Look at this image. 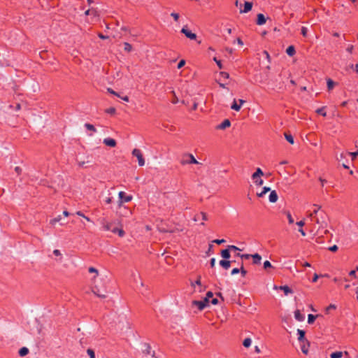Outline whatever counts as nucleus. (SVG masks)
I'll list each match as a JSON object with an SVG mask.
<instances>
[{
	"mask_svg": "<svg viewBox=\"0 0 358 358\" xmlns=\"http://www.w3.org/2000/svg\"><path fill=\"white\" fill-rule=\"evenodd\" d=\"M132 276H133L134 280L136 282H137V279L138 278L141 279V276H140V275L138 273H133Z\"/></svg>",
	"mask_w": 358,
	"mask_h": 358,
	"instance_id": "obj_50",
	"label": "nucleus"
},
{
	"mask_svg": "<svg viewBox=\"0 0 358 358\" xmlns=\"http://www.w3.org/2000/svg\"><path fill=\"white\" fill-rule=\"evenodd\" d=\"M124 50H125V51H127V52H130V51H131V50H132V46H131V44H129V43L125 42V43H124Z\"/></svg>",
	"mask_w": 358,
	"mask_h": 358,
	"instance_id": "obj_40",
	"label": "nucleus"
},
{
	"mask_svg": "<svg viewBox=\"0 0 358 358\" xmlns=\"http://www.w3.org/2000/svg\"><path fill=\"white\" fill-rule=\"evenodd\" d=\"M85 127L87 129V130H90V131H92L93 132H96V128L94 127V125L90 124V123H85Z\"/></svg>",
	"mask_w": 358,
	"mask_h": 358,
	"instance_id": "obj_36",
	"label": "nucleus"
},
{
	"mask_svg": "<svg viewBox=\"0 0 358 358\" xmlns=\"http://www.w3.org/2000/svg\"><path fill=\"white\" fill-rule=\"evenodd\" d=\"M309 342L308 340H306L304 343H300V347L302 352L305 355H307L309 351Z\"/></svg>",
	"mask_w": 358,
	"mask_h": 358,
	"instance_id": "obj_11",
	"label": "nucleus"
},
{
	"mask_svg": "<svg viewBox=\"0 0 358 358\" xmlns=\"http://www.w3.org/2000/svg\"><path fill=\"white\" fill-rule=\"evenodd\" d=\"M252 8V3L249 1H245L244 3V8L240 10L241 13H246L251 10Z\"/></svg>",
	"mask_w": 358,
	"mask_h": 358,
	"instance_id": "obj_12",
	"label": "nucleus"
},
{
	"mask_svg": "<svg viewBox=\"0 0 358 358\" xmlns=\"http://www.w3.org/2000/svg\"><path fill=\"white\" fill-rule=\"evenodd\" d=\"M348 155L352 157V160H354L355 157L358 155V152H348Z\"/></svg>",
	"mask_w": 358,
	"mask_h": 358,
	"instance_id": "obj_53",
	"label": "nucleus"
},
{
	"mask_svg": "<svg viewBox=\"0 0 358 358\" xmlns=\"http://www.w3.org/2000/svg\"><path fill=\"white\" fill-rule=\"evenodd\" d=\"M197 216H198V217L195 219L196 221L199 219V216L202 217L203 220H207V219H208L207 215L204 213H201V214Z\"/></svg>",
	"mask_w": 358,
	"mask_h": 358,
	"instance_id": "obj_49",
	"label": "nucleus"
},
{
	"mask_svg": "<svg viewBox=\"0 0 358 358\" xmlns=\"http://www.w3.org/2000/svg\"><path fill=\"white\" fill-rule=\"evenodd\" d=\"M106 112L109 114H114L115 113V108H109L106 109Z\"/></svg>",
	"mask_w": 358,
	"mask_h": 358,
	"instance_id": "obj_51",
	"label": "nucleus"
},
{
	"mask_svg": "<svg viewBox=\"0 0 358 358\" xmlns=\"http://www.w3.org/2000/svg\"><path fill=\"white\" fill-rule=\"evenodd\" d=\"M213 60L216 62L217 65L218 66L219 69H222V65L221 64V61L218 60L216 57L213 58Z\"/></svg>",
	"mask_w": 358,
	"mask_h": 358,
	"instance_id": "obj_52",
	"label": "nucleus"
},
{
	"mask_svg": "<svg viewBox=\"0 0 358 358\" xmlns=\"http://www.w3.org/2000/svg\"><path fill=\"white\" fill-rule=\"evenodd\" d=\"M278 196L275 190L271 191L268 196L269 201L271 203H275L278 201Z\"/></svg>",
	"mask_w": 358,
	"mask_h": 358,
	"instance_id": "obj_18",
	"label": "nucleus"
},
{
	"mask_svg": "<svg viewBox=\"0 0 358 358\" xmlns=\"http://www.w3.org/2000/svg\"><path fill=\"white\" fill-rule=\"evenodd\" d=\"M213 296V294L212 292H208L207 294H206V297L203 299H206L207 300V303H209L210 299L212 298Z\"/></svg>",
	"mask_w": 358,
	"mask_h": 358,
	"instance_id": "obj_42",
	"label": "nucleus"
},
{
	"mask_svg": "<svg viewBox=\"0 0 358 358\" xmlns=\"http://www.w3.org/2000/svg\"><path fill=\"white\" fill-rule=\"evenodd\" d=\"M338 250V246L336 245H334L329 248V250L331 252H336Z\"/></svg>",
	"mask_w": 358,
	"mask_h": 358,
	"instance_id": "obj_58",
	"label": "nucleus"
},
{
	"mask_svg": "<svg viewBox=\"0 0 358 358\" xmlns=\"http://www.w3.org/2000/svg\"><path fill=\"white\" fill-rule=\"evenodd\" d=\"M220 265L224 269H228L231 266V262L227 259L220 260Z\"/></svg>",
	"mask_w": 358,
	"mask_h": 358,
	"instance_id": "obj_22",
	"label": "nucleus"
},
{
	"mask_svg": "<svg viewBox=\"0 0 358 358\" xmlns=\"http://www.w3.org/2000/svg\"><path fill=\"white\" fill-rule=\"evenodd\" d=\"M29 353V349L26 347H23L20 349L19 350V355L20 357H24L27 355Z\"/></svg>",
	"mask_w": 358,
	"mask_h": 358,
	"instance_id": "obj_29",
	"label": "nucleus"
},
{
	"mask_svg": "<svg viewBox=\"0 0 358 358\" xmlns=\"http://www.w3.org/2000/svg\"><path fill=\"white\" fill-rule=\"evenodd\" d=\"M252 344V340L250 338H246L244 339L243 342V345L245 348H249L250 347Z\"/></svg>",
	"mask_w": 358,
	"mask_h": 358,
	"instance_id": "obj_33",
	"label": "nucleus"
},
{
	"mask_svg": "<svg viewBox=\"0 0 358 358\" xmlns=\"http://www.w3.org/2000/svg\"><path fill=\"white\" fill-rule=\"evenodd\" d=\"M346 155H347L346 153L341 152V153L339 155V156H338V157H337V159H338V161H340V162H341V161H342V160H343V159L345 158Z\"/></svg>",
	"mask_w": 358,
	"mask_h": 358,
	"instance_id": "obj_47",
	"label": "nucleus"
},
{
	"mask_svg": "<svg viewBox=\"0 0 358 358\" xmlns=\"http://www.w3.org/2000/svg\"><path fill=\"white\" fill-rule=\"evenodd\" d=\"M103 142L106 145L111 148L115 147L117 144L115 140L110 138H104Z\"/></svg>",
	"mask_w": 358,
	"mask_h": 358,
	"instance_id": "obj_14",
	"label": "nucleus"
},
{
	"mask_svg": "<svg viewBox=\"0 0 358 358\" xmlns=\"http://www.w3.org/2000/svg\"><path fill=\"white\" fill-rule=\"evenodd\" d=\"M228 248L230 250H234V251H241V250L240 248H238L236 245H228Z\"/></svg>",
	"mask_w": 358,
	"mask_h": 358,
	"instance_id": "obj_46",
	"label": "nucleus"
},
{
	"mask_svg": "<svg viewBox=\"0 0 358 358\" xmlns=\"http://www.w3.org/2000/svg\"><path fill=\"white\" fill-rule=\"evenodd\" d=\"M230 125H231V122L228 119H226L221 124H218L216 127V129L222 130V129H225L227 127H229Z\"/></svg>",
	"mask_w": 358,
	"mask_h": 358,
	"instance_id": "obj_13",
	"label": "nucleus"
},
{
	"mask_svg": "<svg viewBox=\"0 0 358 358\" xmlns=\"http://www.w3.org/2000/svg\"><path fill=\"white\" fill-rule=\"evenodd\" d=\"M53 254L55 256H62L61 252L59 250H57V249H55V250H53Z\"/></svg>",
	"mask_w": 358,
	"mask_h": 358,
	"instance_id": "obj_63",
	"label": "nucleus"
},
{
	"mask_svg": "<svg viewBox=\"0 0 358 358\" xmlns=\"http://www.w3.org/2000/svg\"><path fill=\"white\" fill-rule=\"evenodd\" d=\"M314 206V210H313V212L310 213L308 214V217L311 220H315V217L318 215L319 213L321 211L320 210V206L317 205V204H314L313 205Z\"/></svg>",
	"mask_w": 358,
	"mask_h": 358,
	"instance_id": "obj_5",
	"label": "nucleus"
},
{
	"mask_svg": "<svg viewBox=\"0 0 358 358\" xmlns=\"http://www.w3.org/2000/svg\"><path fill=\"white\" fill-rule=\"evenodd\" d=\"M88 271L90 273H95V275L92 279V283H93L92 288V292L101 299L106 298V291L105 290V289H100L99 287V286L96 284V278L97 277L98 273H99L98 270L94 267H90Z\"/></svg>",
	"mask_w": 358,
	"mask_h": 358,
	"instance_id": "obj_1",
	"label": "nucleus"
},
{
	"mask_svg": "<svg viewBox=\"0 0 358 358\" xmlns=\"http://www.w3.org/2000/svg\"><path fill=\"white\" fill-rule=\"evenodd\" d=\"M181 32L185 35L186 37L191 40H195L196 38V35L189 31L186 27H184L181 29Z\"/></svg>",
	"mask_w": 358,
	"mask_h": 358,
	"instance_id": "obj_6",
	"label": "nucleus"
},
{
	"mask_svg": "<svg viewBox=\"0 0 358 358\" xmlns=\"http://www.w3.org/2000/svg\"><path fill=\"white\" fill-rule=\"evenodd\" d=\"M327 88H328V90L330 91L335 86V83L330 78H328L327 80Z\"/></svg>",
	"mask_w": 358,
	"mask_h": 358,
	"instance_id": "obj_32",
	"label": "nucleus"
},
{
	"mask_svg": "<svg viewBox=\"0 0 358 358\" xmlns=\"http://www.w3.org/2000/svg\"><path fill=\"white\" fill-rule=\"evenodd\" d=\"M192 303L193 305L196 306L200 310H203L208 304L206 299H203L202 301H194Z\"/></svg>",
	"mask_w": 358,
	"mask_h": 358,
	"instance_id": "obj_7",
	"label": "nucleus"
},
{
	"mask_svg": "<svg viewBox=\"0 0 358 358\" xmlns=\"http://www.w3.org/2000/svg\"><path fill=\"white\" fill-rule=\"evenodd\" d=\"M331 358H341L343 357V352L340 351L332 352L330 355Z\"/></svg>",
	"mask_w": 358,
	"mask_h": 358,
	"instance_id": "obj_34",
	"label": "nucleus"
},
{
	"mask_svg": "<svg viewBox=\"0 0 358 358\" xmlns=\"http://www.w3.org/2000/svg\"><path fill=\"white\" fill-rule=\"evenodd\" d=\"M213 243H215L217 244H221L225 242L224 239H215L213 241Z\"/></svg>",
	"mask_w": 358,
	"mask_h": 358,
	"instance_id": "obj_59",
	"label": "nucleus"
},
{
	"mask_svg": "<svg viewBox=\"0 0 358 358\" xmlns=\"http://www.w3.org/2000/svg\"><path fill=\"white\" fill-rule=\"evenodd\" d=\"M240 272L242 273L243 276H244L247 273V271L245 270L243 264L241 265V266L240 268Z\"/></svg>",
	"mask_w": 358,
	"mask_h": 358,
	"instance_id": "obj_61",
	"label": "nucleus"
},
{
	"mask_svg": "<svg viewBox=\"0 0 358 358\" xmlns=\"http://www.w3.org/2000/svg\"><path fill=\"white\" fill-rule=\"evenodd\" d=\"M187 157H189V160L187 161H183L182 164H199L198 161L194 158V157L192 154L187 155Z\"/></svg>",
	"mask_w": 358,
	"mask_h": 358,
	"instance_id": "obj_23",
	"label": "nucleus"
},
{
	"mask_svg": "<svg viewBox=\"0 0 358 358\" xmlns=\"http://www.w3.org/2000/svg\"><path fill=\"white\" fill-rule=\"evenodd\" d=\"M294 317L299 322H302L305 319L304 315L301 313L299 310H296L294 311Z\"/></svg>",
	"mask_w": 358,
	"mask_h": 358,
	"instance_id": "obj_21",
	"label": "nucleus"
},
{
	"mask_svg": "<svg viewBox=\"0 0 358 358\" xmlns=\"http://www.w3.org/2000/svg\"><path fill=\"white\" fill-rule=\"evenodd\" d=\"M274 288L282 290L285 295H288L289 294L292 293V290L287 285L280 286L279 287L275 286Z\"/></svg>",
	"mask_w": 358,
	"mask_h": 358,
	"instance_id": "obj_17",
	"label": "nucleus"
},
{
	"mask_svg": "<svg viewBox=\"0 0 358 358\" xmlns=\"http://www.w3.org/2000/svg\"><path fill=\"white\" fill-rule=\"evenodd\" d=\"M296 224L299 227V228H302L305 225L304 220H301L296 222Z\"/></svg>",
	"mask_w": 358,
	"mask_h": 358,
	"instance_id": "obj_60",
	"label": "nucleus"
},
{
	"mask_svg": "<svg viewBox=\"0 0 358 358\" xmlns=\"http://www.w3.org/2000/svg\"><path fill=\"white\" fill-rule=\"evenodd\" d=\"M285 137L289 143H290L291 144L294 143V138L291 134H285Z\"/></svg>",
	"mask_w": 358,
	"mask_h": 358,
	"instance_id": "obj_37",
	"label": "nucleus"
},
{
	"mask_svg": "<svg viewBox=\"0 0 358 358\" xmlns=\"http://www.w3.org/2000/svg\"><path fill=\"white\" fill-rule=\"evenodd\" d=\"M318 317H320V315H314L312 314H309L308 315V323L313 324L314 322V321L315 320V319Z\"/></svg>",
	"mask_w": 358,
	"mask_h": 358,
	"instance_id": "obj_31",
	"label": "nucleus"
},
{
	"mask_svg": "<svg viewBox=\"0 0 358 358\" xmlns=\"http://www.w3.org/2000/svg\"><path fill=\"white\" fill-rule=\"evenodd\" d=\"M254 180V182L255 184L257 185V186H262L263 184H264V180L260 178H256L255 180Z\"/></svg>",
	"mask_w": 358,
	"mask_h": 358,
	"instance_id": "obj_38",
	"label": "nucleus"
},
{
	"mask_svg": "<svg viewBox=\"0 0 358 358\" xmlns=\"http://www.w3.org/2000/svg\"><path fill=\"white\" fill-rule=\"evenodd\" d=\"M305 331L302 329H297V335H298V341L299 343H304L306 342V338H305Z\"/></svg>",
	"mask_w": 358,
	"mask_h": 358,
	"instance_id": "obj_15",
	"label": "nucleus"
},
{
	"mask_svg": "<svg viewBox=\"0 0 358 358\" xmlns=\"http://www.w3.org/2000/svg\"><path fill=\"white\" fill-rule=\"evenodd\" d=\"M271 267H272V265L269 261L266 260L264 262V268L265 269H267V268H271Z\"/></svg>",
	"mask_w": 358,
	"mask_h": 358,
	"instance_id": "obj_45",
	"label": "nucleus"
},
{
	"mask_svg": "<svg viewBox=\"0 0 358 358\" xmlns=\"http://www.w3.org/2000/svg\"><path fill=\"white\" fill-rule=\"evenodd\" d=\"M239 104L236 103V99L234 100L233 103L231 104V108L236 110L239 111L242 105L245 103V101L243 99H239Z\"/></svg>",
	"mask_w": 358,
	"mask_h": 358,
	"instance_id": "obj_9",
	"label": "nucleus"
},
{
	"mask_svg": "<svg viewBox=\"0 0 358 358\" xmlns=\"http://www.w3.org/2000/svg\"><path fill=\"white\" fill-rule=\"evenodd\" d=\"M102 228L104 231H111L113 229L112 227V223L106 222V220H103L101 222Z\"/></svg>",
	"mask_w": 358,
	"mask_h": 358,
	"instance_id": "obj_19",
	"label": "nucleus"
},
{
	"mask_svg": "<svg viewBox=\"0 0 358 358\" xmlns=\"http://www.w3.org/2000/svg\"><path fill=\"white\" fill-rule=\"evenodd\" d=\"M240 272V268H234L231 270V274L232 275H236V274H238V273Z\"/></svg>",
	"mask_w": 358,
	"mask_h": 358,
	"instance_id": "obj_54",
	"label": "nucleus"
},
{
	"mask_svg": "<svg viewBox=\"0 0 358 358\" xmlns=\"http://www.w3.org/2000/svg\"><path fill=\"white\" fill-rule=\"evenodd\" d=\"M142 351L145 355H150L152 357H155V352H151V347L148 343H143L142 345Z\"/></svg>",
	"mask_w": 358,
	"mask_h": 358,
	"instance_id": "obj_8",
	"label": "nucleus"
},
{
	"mask_svg": "<svg viewBox=\"0 0 358 358\" xmlns=\"http://www.w3.org/2000/svg\"><path fill=\"white\" fill-rule=\"evenodd\" d=\"M87 353L90 356V358H95V353L93 350L87 349Z\"/></svg>",
	"mask_w": 358,
	"mask_h": 358,
	"instance_id": "obj_43",
	"label": "nucleus"
},
{
	"mask_svg": "<svg viewBox=\"0 0 358 358\" xmlns=\"http://www.w3.org/2000/svg\"><path fill=\"white\" fill-rule=\"evenodd\" d=\"M61 219H62L61 215H59L57 217L51 220L50 224L52 225H55L57 222H59L61 220Z\"/></svg>",
	"mask_w": 358,
	"mask_h": 358,
	"instance_id": "obj_41",
	"label": "nucleus"
},
{
	"mask_svg": "<svg viewBox=\"0 0 358 358\" xmlns=\"http://www.w3.org/2000/svg\"><path fill=\"white\" fill-rule=\"evenodd\" d=\"M133 156L136 157L138 159V165L143 166L145 165V160L139 149L135 148L132 151Z\"/></svg>",
	"mask_w": 358,
	"mask_h": 358,
	"instance_id": "obj_2",
	"label": "nucleus"
},
{
	"mask_svg": "<svg viewBox=\"0 0 358 358\" xmlns=\"http://www.w3.org/2000/svg\"><path fill=\"white\" fill-rule=\"evenodd\" d=\"M198 285L199 287V292H201L203 291V288L201 286V276H199L197 280L195 282H191V286L194 288H195V286Z\"/></svg>",
	"mask_w": 358,
	"mask_h": 358,
	"instance_id": "obj_16",
	"label": "nucleus"
},
{
	"mask_svg": "<svg viewBox=\"0 0 358 358\" xmlns=\"http://www.w3.org/2000/svg\"><path fill=\"white\" fill-rule=\"evenodd\" d=\"M221 256L223 259H227V260L230 258V257H231L230 250L229 249L228 247L227 249L222 250L221 251Z\"/></svg>",
	"mask_w": 358,
	"mask_h": 358,
	"instance_id": "obj_24",
	"label": "nucleus"
},
{
	"mask_svg": "<svg viewBox=\"0 0 358 358\" xmlns=\"http://www.w3.org/2000/svg\"><path fill=\"white\" fill-rule=\"evenodd\" d=\"M286 214H287V217L288 219L289 223V224H293L294 223V219L292 217V215L290 214V213L287 212Z\"/></svg>",
	"mask_w": 358,
	"mask_h": 358,
	"instance_id": "obj_44",
	"label": "nucleus"
},
{
	"mask_svg": "<svg viewBox=\"0 0 358 358\" xmlns=\"http://www.w3.org/2000/svg\"><path fill=\"white\" fill-rule=\"evenodd\" d=\"M119 197L121 200V202H129L132 199L131 196L127 195L124 192H119Z\"/></svg>",
	"mask_w": 358,
	"mask_h": 358,
	"instance_id": "obj_10",
	"label": "nucleus"
},
{
	"mask_svg": "<svg viewBox=\"0 0 358 358\" xmlns=\"http://www.w3.org/2000/svg\"><path fill=\"white\" fill-rule=\"evenodd\" d=\"M112 232L113 233H115V234H118V235L120 236V237H122L124 235V231H123V229H118L117 227H114L113 229H112Z\"/></svg>",
	"mask_w": 358,
	"mask_h": 358,
	"instance_id": "obj_30",
	"label": "nucleus"
},
{
	"mask_svg": "<svg viewBox=\"0 0 358 358\" xmlns=\"http://www.w3.org/2000/svg\"><path fill=\"white\" fill-rule=\"evenodd\" d=\"M315 222L321 226L326 222V213L323 210H321L315 217Z\"/></svg>",
	"mask_w": 358,
	"mask_h": 358,
	"instance_id": "obj_4",
	"label": "nucleus"
},
{
	"mask_svg": "<svg viewBox=\"0 0 358 358\" xmlns=\"http://www.w3.org/2000/svg\"><path fill=\"white\" fill-rule=\"evenodd\" d=\"M129 322L127 319V317L123 315L120 317V322L119 324H117V328L122 331L124 330V329H127L129 328Z\"/></svg>",
	"mask_w": 358,
	"mask_h": 358,
	"instance_id": "obj_3",
	"label": "nucleus"
},
{
	"mask_svg": "<svg viewBox=\"0 0 358 358\" xmlns=\"http://www.w3.org/2000/svg\"><path fill=\"white\" fill-rule=\"evenodd\" d=\"M266 20L264 17V15L262 13H259L257 15V24L258 25H263L266 23Z\"/></svg>",
	"mask_w": 358,
	"mask_h": 358,
	"instance_id": "obj_20",
	"label": "nucleus"
},
{
	"mask_svg": "<svg viewBox=\"0 0 358 358\" xmlns=\"http://www.w3.org/2000/svg\"><path fill=\"white\" fill-rule=\"evenodd\" d=\"M240 257L241 259H248L249 258L252 257V255L243 254V255H240Z\"/></svg>",
	"mask_w": 358,
	"mask_h": 358,
	"instance_id": "obj_56",
	"label": "nucleus"
},
{
	"mask_svg": "<svg viewBox=\"0 0 358 358\" xmlns=\"http://www.w3.org/2000/svg\"><path fill=\"white\" fill-rule=\"evenodd\" d=\"M295 52V48L293 45L289 46L286 50V53L291 57L293 56Z\"/></svg>",
	"mask_w": 358,
	"mask_h": 358,
	"instance_id": "obj_27",
	"label": "nucleus"
},
{
	"mask_svg": "<svg viewBox=\"0 0 358 358\" xmlns=\"http://www.w3.org/2000/svg\"><path fill=\"white\" fill-rule=\"evenodd\" d=\"M316 113L317 114H320V115H322V116L325 117L327 115V113L324 111V107H322V108H317L316 110Z\"/></svg>",
	"mask_w": 358,
	"mask_h": 358,
	"instance_id": "obj_39",
	"label": "nucleus"
},
{
	"mask_svg": "<svg viewBox=\"0 0 358 358\" xmlns=\"http://www.w3.org/2000/svg\"><path fill=\"white\" fill-rule=\"evenodd\" d=\"M220 75H221V76H222L224 78H229V74L228 73H227V72H221Z\"/></svg>",
	"mask_w": 358,
	"mask_h": 358,
	"instance_id": "obj_62",
	"label": "nucleus"
},
{
	"mask_svg": "<svg viewBox=\"0 0 358 358\" xmlns=\"http://www.w3.org/2000/svg\"><path fill=\"white\" fill-rule=\"evenodd\" d=\"M271 190L270 187H264L261 192L257 193V195L258 197H263L268 192Z\"/></svg>",
	"mask_w": 358,
	"mask_h": 358,
	"instance_id": "obj_28",
	"label": "nucleus"
},
{
	"mask_svg": "<svg viewBox=\"0 0 358 358\" xmlns=\"http://www.w3.org/2000/svg\"><path fill=\"white\" fill-rule=\"evenodd\" d=\"M336 306L335 304H330L329 306H327L324 311H325V313L326 314H329L330 313V311L331 310H336Z\"/></svg>",
	"mask_w": 358,
	"mask_h": 358,
	"instance_id": "obj_35",
	"label": "nucleus"
},
{
	"mask_svg": "<svg viewBox=\"0 0 358 358\" xmlns=\"http://www.w3.org/2000/svg\"><path fill=\"white\" fill-rule=\"evenodd\" d=\"M264 175L262 170L260 168H257L256 171L252 175V180H255L257 178H260Z\"/></svg>",
	"mask_w": 358,
	"mask_h": 358,
	"instance_id": "obj_25",
	"label": "nucleus"
},
{
	"mask_svg": "<svg viewBox=\"0 0 358 358\" xmlns=\"http://www.w3.org/2000/svg\"><path fill=\"white\" fill-rule=\"evenodd\" d=\"M171 16L173 17L174 20L176 22H178V19H179V14L178 13H171Z\"/></svg>",
	"mask_w": 358,
	"mask_h": 358,
	"instance_id": "obj_48",
	"label": "nucleus"
},
{
	"mask_svg": "<svg viewBox=\"0 0 358 358\" xmlns=\"http://www.w3.org/2000/svg\"><path fill=\"white\" fill-rule=\"evenodd\" d=\"M108 91L110 94H114V95H115V96H120V95H119L117 92H115L113 90H112V89H110V88H108Z\"/></svg>",
	"mask_w": 358,
	"mask_h": 358,
	"instance_id": "obj_64",
	"label": "nucleus"
},
{
	"mask_svg": "<svg viewBox=\"0 0 358 358\" xmlns=\"http://www.w3.org/2000/svg\"><path fill=\"white\" fill-rule=\"evenodd\" d=\"M252 258L253 259V264H259L261 263L262 257L259 254L252 255Z\"/></svg>",
	"mask_w": 358,
	"mask_h": 358,
	"instance_id": "obj_26",
	"label": "nucleus"
},
{
	"mask_svg": "<svg viewBox=\"0 0 358 358\" xmlns=\"http://www.w3.org/2000/svg\"><path fill=\"white\" fill-rule=\"evenodd\" d=\"M185 64V61L184 59H182L178 64L177 67H178V69H181Z\"/></svg>",
	"mask_w": 358,
	"mask_h": 358,
	"instance_id": "obj_57",
	"label": "nucleus"
},
{
	"mask_svg": "<svg viewBox=\"0 0 358 358\" xmlns=\"http://www.w3.org/2000/svg\"><path fill=\"white\" fill-rule=\"evenodd\" d=\"M307 32H308V29L305 27H302L301 28V34L303 36H307Z\"/></svg>",
	"mask_w": 358,
	"mask_h": 358,
	"instance_id": "obj_55",
	"label": "nucleus"
}]
</instances>
